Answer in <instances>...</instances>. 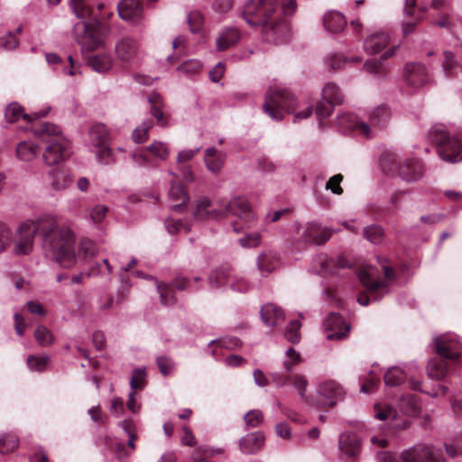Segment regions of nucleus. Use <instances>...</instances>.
I'll return each instance as SVG.
<instances>
[{"instance_id":"2","label":"nucleus","mask_w":462,"mask_h":462,"mask_svg":"<svg viewBox=\"0 0 462 462\" xmlns=\"http://www.w3.org/2000/svg\"><path fill=\"white\" fill-rule=\"evenodd\" d=\"M296 11V0H284L282 10L277 0H249L244 7L243 17L251 26H261L266 41L282 43L288 34V25L282 18Z\"/></svg>"},{"instance_id":"33","label":"nucleus","mask_w":462,"mask_h":462,"mask_svg":"<svg viewBox=\"0 0 462 462\" xmlns=\"http://www.w3.org/2000/svg\"><path fill=\"white\" fill-rule=\"evenodd\" d=\"M170 199L177 202L172 206V209L177 212H181L186 208V203L189 200V195L184 187L180 184H171L169 190Z\"/></svg>"},{"instance_id":"38","label":"nucleus","mask_w":462,"mask_h":462,"mask_svg":"<svg viewBox=\"0 0 462 462\" xmlns=\"http://www.w3.org/2000/svg\"><path fill=\"white\" fill-rule=\"evenodd\" d=\"M448 362L443 359H430L427 365V372L430 378L442 380L448 374Z\"/></svg>"},{"instance_id":"11","label":"nucleus","mask_w":462,"mask_h":462,"mask_svg":"<svg viewBox=\"0 0 462 462\" xmlns=\"http://www.w3.org/2000/svg\"><path fill=\"white\" fill-rule=\"evenodd\" d=\"M34 228L30 226L26 221L21 223L14 233H12L13 252L17 256L28 255L33 250Z\"/></svg>"},{"instance_id":"49","label":"nucleus","mask_w":462,"mask_h":462,"mask_svg":"<svg viewBox=\"0 0 462 462\" xmlns=\"http://www.w3.org/2000/svg\"><path fill=\"white\" fill-rule=\"evenodd\" d=\"M364 236L365 239H367L369 242L379 245L383 242V230L380 226L377 225H372L368 226L364 229Z\"/></svg>"},{"instance_id":"51","label":"nucleus","mask_w":462,"mask_h":462,"mask_svg":"<svg viewBox=\"0 0 462 462\" xmlns=\"http://www.w3.org/2000/svg\"><path fill=\"white\" fill-rule=\"evenodd\" d=\"M247 428H257L263 422V413L260 410H251L244 416Z\"/></svg>"},{"instance_id":"1","label":"nucleus","mask_w":462,"mask_h":462,"mask_svg":"<svg viewBox=\"0 0 462 462\" xmlns=\"http://www.w3.org/2000/svg\"><path fill=\"white\" fill-rule=\"evenodd\" d=\"M26 223L34 228V236L38 233L42 238L46 256L61 268L70 269L77 264L76 237L69 226H59L51 215H42L35 220H26Z\"/></svg>"},{"instance_id":"24","label":"nucleus","mask_w":462,"mask_h":462,"mask_svg":"<svg viewBox=\"0 0 462 462\" xmlns=\"http://www.w3.org/2000/svg\"><path fill=\"white\" fill-rule=\"evenodd\" d=\"M260 314L262 320L268 327L280 326L285 319L283 310L273 303L264 304Z\"/></svg>"},{"instance_id":"50","label":"nucleus","mask_w":462,"mask_h":462,"mask_svg":"<svg viewBox=\"0 0 462 462\" xmlns=\"http://www.w3.org/2000/svg\"><path fill=\"white\" fill-rule=\"evenodd\" d=\"M157 291L160 294L161 302L165 306H171L175 303L173 289L171 286L164 283H156Z\"/></svg>"},{"instance_id":"23","label":"nucleus","mask_w":462,"mask_h":462,"mask_svg":"<svg viewBox=\"0 0 462 462\" xmlns=\"http://www.w3.org/2000/svg\"><path fill=\"white\" fill-rule=\"evenodd\" d=\"M399 175L407 182H413L420 180L423 175L421 162L417 159L403 161L399 167Z\"/></svg>"},{"instance_id":"27","label":"nucleus","mask_w":462,"mask_h":462,"mask_svg":"<svg viewBox=\"0 0 462 462\" xmlns=\"http://www.w3.org/2000/svg\"><path fill=\"white\" fill-rule=\"evenodd\" d=\"M264 444V436L260 431L247 434L239 440V448L243 453L254 454Z\"/></svg>"},{"instance_id":"12","label":"nucleus","mask_w":462,"mask_h":462,"mask_svg":"<svg viewBox=\"0 0 462 462\" xmlns=\"http://www.w3.org/2000/svg\"><path fill=\"white\" fill-rule=\"evenodd\" d=\"M209 282L212 288L227 286L233 291L240 293H245L251 289V285L245 278L224 272H217L215 279L210 278Z\"/></svg>"},{"instance_id":"44","label":"nucleus","mask_w":462,"mask_h":462,"mask_svg":"<svg viewBox=\"0 0 462 462\" xmlns=\"http://www.w3.org/2000/svg\"><path fill=\"white\" fill-rule=\"evenodd\" d=\"M406 374L399 366L390 368L384 374V383L388 386H397L404 382Z\"/></svg>"},{"instance_id":"43","label":"nucleus","mask_w":462,"mask_h":462,"mask_svg":"<svg viewBox=\"0 0 462 462\" xmlns=\"http://www.w3.org/2000/svg\"><path fill=\"white\" fill-rule=\"evenodd\" d=\"M322 98L339 105L344 100V95L342 94L338 86L329 82L327 83L323 88Z\"/></svg>"},{"instance_id":"55","label":"nucleus","mask_w":462,"mask_h":462,"mask_svg":"<svg viewBox=\"0 0 462 462\" xmlns=\"http://www.w3.org/2000/svg\"><path fill=\"white\" fill-rule=\"evenodd\" d=\"M336 103L329 102L328 100H326L324 98H321L316 106V115L317 116L320 118H326L328 117L332 111L334 106H336Z\"/></svg>"},{"instance_id":"57","label":"nucleus","mask_w":462,"mask_h":462,"mask_svg":"<svg viewBox=\"0 0 462 462\" xmlns=\"http://www.w3.org/2000/svg\"><path fill=\"white\" fill-rule=\"evenodd\" d=\"M12 242V231L4 223H0V254L4 253Z\"/></svg>"},{"instance_id":"8","label":"nucleus","mask_w":462,"mask_h":462,"mask_svg":"<svg viewBox=\"0 0 462 462\" xmlns=\"http://www.w3.org/2000/svg\"><path fill=\"white\" fill-rule=\"evenodd\" d=\"M430 135L443 161L456 163L462 160V140L459 137L440 127L434 128Z\"/></svg>"},{"instance_id":"37","label":"nucleus","mask_w":462,"mask_h":462,"mask_svg":"<svg viewBox=\"0 0 462 462\" xmlns=\"http://www.w3.org/2000/svg\"><path fill=\"white\" fill-rule=\"evenodd\" d=\"M39 153L38 145L31 141H23L17 144L16 156L24 162L34 160Z\"/></svg>"},{"instance_id":"52","label":"nucleus","mask_w":462,"mask_h":462,"mask_svg":"<svg viewBox=\"0 0 462 462\" xmlns=\"http://www.w3.org/2000/svg\"><path fill=\"white\" fill-rule=\"evenodd\" d=\"M36 341L42 346H48L52 344L53 337L50 329L44 326H39L34 331Z\"/></svg>"},{"instance_id":"17","label":"nucleus","mask_w":462,"mask_h":462,"mask_svg":"<svg viewBox=\"0 0 462 462\" xmlns=\"http://www.w3.org/2000/svg\"><path fill=\"white\" fill-rule=\"evenodd\" d=\"M333 234L331 228L321 226L315 222L308 223L301 234V239L304 243L321 245L329 240Z\"/></svg>"},{"instance_id":"16","label":"nucleus","mask_w":462,"mask_h":462,"mask_svg":"<svg viewBox=\"0 0 462 462\" xmlns=\"http://www.w3.org/2000/svg\"><path fill=\"white\" fill-rule=\"evenodd\" d=\"M437 354L446 359H455L462 353V345L452 336L442 335L435 337Z\"/></svg>"},{"instance_id":"31","label":"nucleus","mask_w":462,"mask_h":462,"mask_svg":"<svg viewBox=\"0 0 462 462\" xmlns=\"http://www.w3.org/2000/svg\"><path fill=\"white\" fill-rule=\"evenodd\" d=\"M87 64L95 71L103 73L112 68L113 60L107 53L93 54L87 57Z\"/></svg>"},{"instance_id":"32","label":"nucleus","mask_w":462,"mask_h":462,"mask_svg":"<svg viewBox=\"0 0 462 462\" xmlns=\"http://www.w3.org/2000/svg\"><path fill=\"white\" fill-rule=\"evenodd\" d=\"M339 448L347 456H356L360 449V441L355 433H343L339 438Z\"/></svg>"},{"instance_id":"59","label":"nucleus","mask_w":462,"mask_h":462,"mask_svg":"<svg viewBox=\"0 0 462 462\" xmlns=\"http://www.w3.org/2000/svg\"><path fill=\"white\" fill-rule=\"evenodd\" d=\"M374 410V416L376 419L380 420H384L388 419L394 420L397 417V411L391 408L390 406L381 407L379 405H375Z\"/></svg>"},{"instance_id":"60","label":"nucleus","mask_w":462,"mask_h":462,"mask_svg":"<svg viewBox=\"0 0 462 462\" xmlns=\"http://www.w3.org/2000/svg\"><path fill=\"white\" fill-rule=\"evenodd\" d=\"M18 40L14 33L8 32L5 35L0 37V49L11 51L18 46Z\"/></svg>"},{"instance_id":"46","label":"nucleus","mask_w":462,"mask_h":462,"mask_svg":"<svg viewBox=\"0 0 462 462\" xmlns=\"http://www.w3.org/2000/svg\"><path fill=\"white\" fill-rule=\"evenodd\" d=\"M301 328V323L298 319H293L289 322V324L286 326L285 331H284V337L285 338L292 343L297 344L300 341V329Z\"/></svg>"},{"instance_id":"15","label":"nucleus","mask_w":462,"mask_h":462,"mask_svg":"<svg viewBox=\"0 0 462 462\" xmlns=\"http://www.w3.org/2000/svg\"><path fill=\"white\" fill-rule=\"evenodd\" d=\"M347 267L350 263L343 255L333 259L327 254H319L313 259V270L319 274H336L337 269Z\"/></svg>"},{"instance_id":"39","label":"nucleus","mask_w":462,"mask_h":462,"mask_svg":"<svg viewBox=\"0 0 462 462\" xmlns=\"http://www.w3.org/2000/svg\"><path fill=\"white\" fill-rule=\"evenodd\" d=\"M279 265L278 254L274 252H266L257 257V266L261 272L271 273Z\"/></svg>"},{"instance_id":"18","label":"nucleus","mask_w":462,"mask_h":462,"mask_svg":"<svg viewBox=\"0 0 462 462\" xmlns=\"http://www.w3.org/2000/svg\"><path fill=\"white\" fill-rule=\"evenodd\" d=\"M49 111L50 107L46 110L38 111L32 115L26 114L23 110V107L20 104L13 102L6 106L5 116L8 123H15L18 122L20 119H23L26 123H31L34 119L45 116L49 113Z\"/></svg>"},{"instance_id":"26","label":"nucleus","mask_w":462,"mask_h":462,"mask_svg":"<svg viewBox=\"0 0 462 462\" xmlns=\"http://www.w3.org/2000/svg\"><path fill=\"white\" fill-rule=\"evenodd\" d=\"M50 186L54 191H62L72 183L70 171L66 169H55L50 171Z\"/></svg>"},{"instance_id":"13","label":"nucleus","mask_w":462,"mask_h":462,"mask_svg":"<svg viewBox=\"0 0 462 462\" xmlns=\"http://www.w3.org/2000/svg\"><path fill=\"white\" fill-rule=\"evenodd\" d=\"M327 338L329 340H342L347 337L350 329L341 315L332 312L327 316L323 322Z\"/></svg>"},{"instance_id":"64","label":"nucleus","mask_w":462,"mask_h":462,"mask_svg":"<svg viewBox=\"0 0 462 462\" xmlns=\"http://www.w3.org/2000/svg\"><path fill=\"white\" fill-rule=\"evenodd\" d=\"M261 239V235L257 232H254L240 238L238 242L243 247H256L260 245Z\"/></svg>"},{"instance_id":"54","label":"nucleus","mask_w":462,"mask_h":462,"mask_svg":"<svg viewBox=\"0 0 462 462\" xmlns=\"http://www.w3.org/2000/svg\"><path fill=\"white\" fill-rule=\"evenodd\" d=\"M287 359L283 361L284 370L289 373L292 371L295 365L301 362V356L294 348H289L286 351Z\"/></svg>"},{"instance_id":"19","label":"nucleus","mask_w":462,"mask_h":462,"mask_svg":"<svg viewBox=\"0 0 462 462\" xmlns=\"http://www.w3.org/2000/svg\"><path fill=\"white\" fill-rule=\"evenodd\" d=\"M273 382L278 386V387H283L288 384V383H291L293 387L298 391L299 394L302 399L306 398V389L308 386V380L305 375L303 374H293V375H285L282 373H272L270 374Z\"/></svg>"},{"instance_id":"45","label":"nucleus","mask_w":462,"mask_h":462,"mask_svg":"<svg viewBox=\"0 0 462 462\" xmlns=\"http://www.w3.org/2000/svg\"><path fill=\"white\" fill-rule=\"evenodd\" d=\"M153 126V122L151 119L144 120L138 125L132 133L133 141L135 143H143L148 140V133Z\"/></svg>"},{"instance_id":"58","label":"nucleus","mask_w":462,"mask_h":462,"mask_svg":"<svg viewBox=\"0 0 462 462\" xmlns=\"http://www.w3.org/2000/svg\"><path fill=\"white\" fill-rule=\"evenodd\" d=\"M201 67H202V65H201L200 61H199L197 60H190L181 63L178 67V70L180 73L190 76V75L197 73L201 69Z\"/></svg>"},{"instance_id":"5","label":"nucleus","mask_w":462,"mask_h":462,"mask_svg":"<svg viewBox=\"0 0 462 462\" xmlns=\"http://www.w3.org/2000/svg\"><path fill=\"white\" fill-rule=\"evenodd\" d=\"M33 131L46 143L42 158L47 165L59 164L69 158L70 154L69 142L62 135L59 126L44 123Z\"/></svg>"},{"instance_id":"3","label":"nucleus","mask_w":462,"mask_h":462,"mask_svg":"<svg viewBox=\"0 0 462 462\" xmlns=\"http://www.w3.org/2000/svg\"><path fill=\"white\" fill-rule=\"evenodd\" d=\"M69 6L75 16L80 20L75 24L73 33L84 55L102 49L108 29L94 14L88 0H69Z\"/></svg>"},{"instance_id":"28","label":"nucleus","mask_w":462,"mask_h":462,"mask_svg":"<svg viewBox=\"0 0 462 462\" xmlns=\"http://www.w3.org/2000/svg\"><path fill=\"white\" fill-rule=\"evenodd\" d=\"M390 111L384 106H379L370 111L368 122H366L372 130V137L374 136L377 130L382 129L390 118Z\"/></svg>"},{"instance_id":"36","label":"nucleus","mask_w":462,"mask_h":462,"mask_svg":"<svg viewBox=\"0 0 462 462\" xmlns=\"http://www.w3.org/2000/svg\"><path fill=\"white\" fill-rule=\"evenodd\" d=\"M145 151L150 153L151 158L155 161L165 162L170 157L169 144L162 141H153L148 146H145Z\"/></svg>"},{"instance_id":"14","label":"nucleus","mask_w":462,"mask_h":462,"mask_svg":"<svg viewBox=\"0 0 462 462\" xmlns=\"http://www.w3.org/2000/svg\"><path fill=\"white\" fill-rule=\"evenodd\" d=\"M337 125L343 132L354 131L358 134H363L366 138H372V130L370 125L356 115L346 113L337 118Z\"/></svg>"},{"instance_id":"4","label":"nucleus","mask_w":462,"mask_h":462,"mask_svg":"<svg viewBox=\"0 0 462 462\" xmlns=\"http://www.w3.org/2000/svg\"><path fill=\"white\" fill-rule=\"evenodd\" d=\"M211 205L209 199L206 197L199 198L196 201L195 208L192 212L193 218L198 221H203L208 218H220L228 216H234L239 218L242 225L236 221L232 222L233 230L239 233L243 226L250 227L255 220V216L252 211L247 199L243 197H234L228 202L222 205L221 208L208 210Z\"/></svg>"},{"instance_id":"40","label":"nucleus","mask_w":462,"mask_h":462,"mask_svg":"<svg viewBox=\"0 0 462 462\" xmlns=\"http://www.w3.org/2000/svg\"><path fill=\"white\" fill-rule=\"evenodd\" d=\"M79 256L76 254L77 262L79 260L87 262L88 259L93 258L97 254V247L92 240L83 238L79 242Z\"/></svg>"},{"instance_id":"63","label":"nucleus","mask_w":462,"mask_h":462,"mask_svg":"<svg viewBox=\"0 0 462 462\" xmlns=\"http://www.w3.org/2000/svg\"><path fill=\"white\" fill-rule=\"evenodd\" d=\"M364 69L371 74L382 75L384 73V69L381 60L370 59L364 64Z\"/></svg>"},{"instance_id":"34","label":"nucleus","mask_w":462,"mask_h":462,"mask_svg":"<svg viewBox=\"0 0 462 462\" xmlns=\"http://www.w3.org/2000/svg\"><path fill=\"white\" fill-rule=\"evenodd\" d=\"M136 45L134 39L125 37L121 39L116 45V53L121 60L126 61L135 54Z\"/></svg>"},{"instance_id":"22","label":"nucleus","mask_w":462,"mask_h":462,"mask_svg":"<svg viewBox=\"0 0 462 462\" xmlns=\"http://www.w3.org/2000/svg\"><path fill=\"white\" fill-rule=\"evenodd\" d=\"M404 79L412 88H419L426 84L429 79L425 67L420 63H408L404 68Z\"/></svg>"},{"instance_id":"6","label":"nucleus","mask_w":462,"mask_h":462,"mask_svg":"<svg viewBox=\"0 0 462 462\" xmlns=\"http://www.w3.org/2000/svg\"><path fill=\"white\" fill-rule=\"evenodd\" d=\"M378 262L386 281L380 279L379 271L374 266H365L359 271V280L370 292V297L365 294L358 297L357 301L363 306L369 304L370 298L373 300H380L383 293L388 292V282L395 279V272L387 265V259L382 257L378 259Z\"/></svg>"},{"instance_id":"9","label":"nucleus","mask_w":462,"mask_h":462,"mask_svg":"<svg viewBox=\"0 0 462 462\" xmlns=\"http://www.w3.org/2000/svg\"><path fill=\"white\" fill-rule=\"evenodd\" d=\"M88 147L100 163L110 164L114 162L113 152L109 145V133L105 125L97 124L90 128Z\"/></svg>"},{"instance_id":"47","label":"nucleus","mask_w":462,"mask_h":462,"mask_svg":"<svg viewBox=\"0 0 462 462\" xmlns=\"http://www.w3.org/2000/svg\"><path fill=\"white\" fill-rule=\"evenodd\" d=\"M19 446V439L14 434L0 436V453L8 454L15 450Z\"/></svg>"},{"instance_id":"48","label":"nucleus","mask_w":462,"mask_h":462,"mask_svg":"<svg viewBox=\"0 0 462 462\" xmlns=\"http://www.w3.org/2000/svg\"><path fill=\"white\" fill-rule=\"evenodd\" d=\"M148 101L151 104V114L157 119L158 123L164 125L163 113L162 111V97L159 94L153 93L148 97Z\"/></svg>"},{"instance_id":"61","label":"nucleus","mask_w":462,"mask_h":462,"mask_svg":"<svg viewBox=\"0 0 462 462\" xmlns=\"http://www.w3.org/2000/svg\"><path fill=\"white\" fill-rule=\"evenodd\" d=\"M146 373L144 369H135L130 380L132 389H141L144 386Z\"/></svg>"},{"instance_id":"21","label":"nucleus","mask_w":462,"mask_h":462,"mask_svg":"<svg viewBox=\"0 0 462 462\" xmlns=\"http://www.w3.org/2000/svg\"><path fill=\"white\" fill-rule=\"evenodd\" d=\"M319 393L324 398L322 404L333 407L338 401L343 400L345 391L335 381H327L319 387Z\"/></svg>"},{"instance_id":"56","label":"nucleus","mask_w":462,"mask_h":462,"mask_svg":"<svg viewBox=\"0 0 462 462\" xmlns=\"http://www.w3.org/2000/svg\"><path fill=\"white\" fill-rule=\"evenodd\" d=\"M164 225L168 233L171 235H175L181 229H184L186 232L190 231V226L189 225H185L181 220L168 218L165 220Z\"/></svg>"},{"instance_id":"35","label":"nucleus","mask_w":462,"mask_h":462,"mask_svg":"<svg viewBox=\"0 0 462 462\" xmlns=\"http://www.w3.org/2000/svg\"><path fill=\"white\" fill-rule=\"evenodd\" d=\"M240 39L238 30L235 28H227L223 31L217 39V50L223 51L235 45Z\"/></svg>"},{"instance_id":"53","label":"nucleus","mask_w":462,"mask_h":462,"mask_svg":"<svg viewBox=\"0 0 462 462\" xmlns=\"http://www.w3.org/2000/svg\"><path fill=\"white\" fill-rule=\"evenodd\" d=\"M49 362L48 356H29L27 358V365L31 371L42 372L46 369Z\"/></svg>"},{"instance_id":"7","label":"nucleus","mask_w":462,"mask_h":462,"mask_svg":"<svg viewBox=\"0 0 462 462\" xmlns=\"http://www.w3.org/2000/svg\"><path fill=\"white\" fill-rule=\"evenodd\" d=\"M296 106L295 97L287 89L271 86L265 93L263 110L273 120L280 121L284 113L294 112Z\"/></svg>"},{"instance_id":"25","label":"nucleus","mask_w":462,"mask_h":462,"mask_svg":"<svg viewBox=\"0 0 462 462\" xmlns=\"http://www.w3.org/2000/svg\"><path fill=\"white\" fill-rule=\"evenodd\" d=\"M226 157V152L218 151L215 147L207 148L204 156L205 165L210 172L217 174L225 164Z\"/></svg>"},{"instance_id":"41","label":"nucleus","mask_w":462,"mask_h":462,"mask_svg":"<svg viewBox=\"0 0 462 462\" xmlns=\"http://www.w3.org/2000/svg\"><path fill=\"white\" fill-rule=\"evenodd\" d=\"M147 153L145 147L133 152L130 155L132 162L137 167L156 168L157 163Z\"/></svg>"},{"instance_id":"20","label":"nucleus","mask_w":462,"mask_h":462,"mask_svg":"<svg viewBox=\"0 0 462 462\" xmlns=\"http://www.w3.org/2000/svg\"><path fill=\"white\" fill-rule=\"evenodd\" d=\"M117 11L121 19L133 23H138L143 18L139 0H122L117 5Z\"/></svg>"},{"instance_id":"29","label":"nucleus","mask_w":462,"mask_h":462,"mask_svg":"<svg viewBox=\"0 0 462 462\" xmlns=\"http://www.w3.org/2000/svg\"><path fill=\"white\" fill-rule=\"evenodd\" d=\"M346 25V20L343 14L329 11L323 16V26L331 33L341 32Z\"/></svg>"},{"instance_id":"30","label":"nucleus","mask_w":462,"mask_h":462,"mask_svg":"<svg viewBox=\"0 0 462 462\" xmlns=\"http://www.w3.org/2000/svg\"><path fill=\"white\" fill-rule=\"evenodd\" d=\"M390 42L386 32H376L367 37L364 42V48L367 53L375 54L384 49Z\"/></svg>"},{"instance_id":"42","label":"nucleus","mask_w":462,"mask_h":462,"mask_svg":"<svg viewBox=\"0 0 462 462\" xmlns=\"http://www.w3.org/2000/svg\"><path fill=\"white\" fill-rule=\"evenodd\" d=\"M400 411L408 416H415L419 413V406L413 395L407 394L401 397L398 403Z\"/></svg>"},{"instance_id":"10","label":"nucleus","mask_w":462,"mask_h":462,"mask_svg":"<svg viewBox=\"0 0 462 462\" xmlns=\"http://www.w3.org/2000/svg\"><path fill=\"white\" fill-rule=\"evenodd\" d=\"M400 458L402 462H444L440 449L424 444L402 451Z\"/></svg>"},{"instance_id":"62","label":"nucleus","mask_w":462,"mask_h":462,"mask_svg":"<svg viewBox=\"0 0 462 462\" xmlns=\"http://www.w3.org/2000/svg\"><path fill=\"white\" fill-rule=\"evenodd\" d=\"M158 368L162 375L167 376L169 375L174 367L173 361L168 357V356H159L156 360Z\"/></svg>"}]
</instances>
